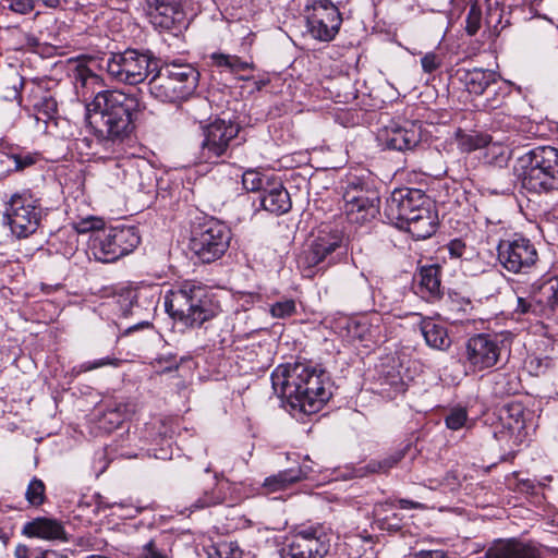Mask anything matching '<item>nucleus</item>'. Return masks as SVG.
<instances>
[{
    "instance_id": "obj_39",
    "label": "nucleus",
    "mask_w": 558,
    "mask_h": 558,
    "mask_svg": "<svg viewBox=\"0 0 558 558\" xmlns=\"http://www.w3.org/2000/svg\"><path fill=\"white\" fill-rule=\"evenodd\" d=\"M8 159L13 162L14 170L21 171L35 165L39 155L37 153L20 151L8 156Z\"/></svg>"
},
{
    "instance_id": "obj_45",
    "label": "nucleus",
    "mask_w": 558,
    "mask_h": 558,
    "mask_svg": "<svg viewBox=\"0 0 558 558\" xmlns=\"http://www.w3.org/2000/svg\"><path fill=\"white\" fill-rule=\"evenodd\" d=\"M74 227L78 233H87L89 231H96V233H98L105 229L104 221L93 216L81 219Z\"/></svg>"
},
{
    "instance_id": "obj_19",
    "label": "nucleus",
    "mask_w": 558,
    "mask_h": 558,
    "mask_svg": "<svg viewBox=\"0 0 558 558\" xmlns=\"http://www.w3.org/2000/svg\"><path fill=\"white\" fill-rule=\"evenodd\" d=\"M23 533L29 537H36L46 541H68V534L63 523L54 518H35L24 525Z\"/></svg>"
},
{
    "instance_id": "obj_38",
    "label": "nucleus",
    "mask_w": 558,
    "mask_h": 558,
    "mask_svg": "<svg viewBox=\"0 0 558 558\" xmlns=\"http://www.w3.org/2000/svg\"><path fill=\"white\" fill-rule=\"evenodd\" d=\"M347 331L353 340H366L371 336V324L366 318L351 319L347 324Z\"/></svg>"
},
{
    "instance_id": "obj_5",
    "label": "nucleus",
    "mask_w": 558,
    "mask_h": 558,
    "mask_svg": "<svg viewBox=\"0 0 558 558\" xmlns=\"http://www.w3.org/2000/svg\"><path fill=\"white\" fill-rule=\"evenodd\" d=\"M199 73L187 63H165L159 65L148 81L151 97L167 102L177 104L186 100L197 88Z\"/></svg>"
},
{
    "instance_id": "obj_29",
    "label": "nucleus",
    "mask_w": 558,
    "mask_h": 558,
    "mask_svg": "<svg viewBox=\"0 0 558 558\" xmlns=\"http://www.w3.org/2000/svg\"><path fill=\"white\" fill-rule=\"evenodd\" d=\"M371 194L379 195V192L372 183L354 177L348 182L344 189L343 201L344 204L361 202L364 197Z\"/></svg>"
},
{
    "instance_id": "obj_4",
    "label": "nucleus",
    "mask_w": 558,
    "mask_h": 558,
    "mask_svg": "<svg viewBox=\"0 0 558 558\" xmlns=\"http://www.w3.org/2000/svg\"><path fill=\"white\" fill-rule=\"evenodd\" d=\"M167 313L185 326H202L220 312V305L204 286L185 281L165 296Z\"/></svg>"
},
{
    "instance_id": "obj_58",
    "label": "nucleus",
    "mask_w": 558,
    "mask_h": 558,
    "mask_svg": "<svg viewBox=\"0 0 558 558\" xmlns=\"http://www.w3.org/2000/svg\"><path fill=\"white\" fill-rule=\"evenodd\" d=\"M414 558H449L442 550H421Z\"/></svg>"
},
{
    "instance_id": "obj_50",
    "label": "nucleus",
    "mask_w": 558,
    "mask_h": 558,
    "mask_svg": "<svg viewBox=\"0 0 558 558\" xmlns=\"http://www.w3.org/2000/svg\"><path fill=\"white\" fill-rule=\"evenodd\" d=\"M134 295L132 292H129L126 295H121L118 300L120 304V310L124 317L132 315L134 313V308H138V305L134 302Z\"/></svg>"
},
{
    "instance_id": "obj_56",
    "label": "nucleus",
    "mask_w": 558,
    "mask_h": 558,
    "mask_svg": "<svg viewBox=\"0 0 558 558\" xmlns=\"http://www.w3.org/2000/svg\"><path fill=\"white\" fill-rule=\"evenodd\" d=\"M38 550L31 549L26 545H17L14 550L15 558H34Z\"/></svg>"
},
{
    "instance_id": "obj_57",
    "label": "nucleus",
    "mask_w": 558,
    "mask_h": 558,
    "mask_svg": "<svg viewBox=\"0 0 558 558\" xmlns=\"http://www.w3.org/2000/svg\"><path fill=\"white\" fill-rule=\"evenodd\" d=\"M162 357H158L155 360V366L160 367L162 371L170 372L178 368V363L175 361V357H169L166 361V365L162 366Z\"/></svg>"
},
{
    "instance_id": "obj_54",
    "label": "nucleus",
    "mask_w": 558,
    "mask_h": 558,
    "mask_svg": "<svg viewBox=\"0 0 558 558\" xmlns=\"http://www.w3.org/2000/svg\"><path fill=\"white\" fill-rule=\"evenodd\" d=\"M466 250L465 243L460 239L451 240L448 243V251L451 257L460 258L464 255Z\"/></svg>"
},
{
    "instance_id": "obj_49",
    "label": "nucleus",
    "mask_w": 558,
    "mask_h": 558,
    "mask_svg": "<svg viewBox=\"0 0 558 558\" xmlns=\"http://www.w3.org/2000/svg\"><path fill=\"white\" fill-rule=\"evenodd\" d=\"M138 558H168L166 550L157 547L155 541L148 542Z\"/></svg>"
},
{
    "instance_id": "obj_2",
    "label": "nucleus",
    "mask_w": 558,
    "mask_h": 558,
    "mask_svg": "<svg viewBox=\"0 0 558 558\" xmlns=\"http://www.w3.org/2000/svg\"><path fill=\"white\" fill-rule=\"evenodd\" d=\"M271 383L293 411L307 415L318 412L331 397L327 373L310 362L279 365L271 374Z\"/></svg>"
},
{
    "instance_id": "obj_16",
    "label": "nucleus",
    "mask_w": 558,
    "mask_h": 558,
    "mask_svg": "<svg viewBox=\"0 0 558 558\" xmlns=\"http://www.w3.org/2000/svg\"><path fill=\"white\" fill-rule=\"evenodd\" d=\"M344 235L336 226L322 225L310 246L307 260L310 266H317L325 260L328 265L337 263V257L344 254Z\"/></svg>"
},
{
    "instance_id": "obj_3",
    "label": "nucleus",
    "mask_w": 558,
    "mask_h": 558,
    "mask_svg": "<svg viewBox=\"0 0 558 558\" xmlns=\"http://www.w3.org/2000/svg\"><path fill=\"white\" fill-rule=\"evenodd\" d=\"M384 213L390 223L408 231L415 240L427 239L436 232L437 214L422 190L396 189L387 198Z\"/></svg>"
},
{
    "instance_id": "obj_62",
    "label": "nucleus",
    "mask_w": 558,
    "mask_h": 558,
    "mask_svg": "<svg viewBox=\"0 0 558 558\" xmlns=\"http://www.w3.org/2000/svg\"><path fill=\"white\" fill-rule=\"evenodd\" d=\"M400 504H401V508H403V509H410V508H417V507H420V504L414 502V501H410V500H405V499L400 500Z\"/></svg>"
},
{
    "instance_id": "obj_22",
    "label": "nucleus",
    "mask_w": 558,
    "mask_h": 558,
    "mask_svg": "<svg viewBox=\"0 0 558 558\" xmlns=\"http://www.w3.org/2000/svg\"><path fill=\"white\" fill-rule=\"evenodd\" d=\"M258 201L263 209L275 215H282L291 209L290 195L281 183L267 182V187L258 195Z\"/></svg>"
},
{
    "instance_id": "obj_46",
    "label": "nucleus",
    "mask_w": 558,
    "mask_h": 558,
    "mask_svg": "<svg viewBox=\"0 0 558 558\" xmlns=\"http://www.w3.org/2000/svg\"><path fill=\"white\" fill-rule=\"evenodd\" d=\"M8 9L20 15H27L32 13L36 7V0H5Z\"/></svg>"
},
{
    "instance_id": "obj_48",
    "label": "nucleus",
    "mask_w": 558,
    "mask_h": 558,
    "mask_svg": "<svg viewBox=\"0 0 558 558\" xmlns=\"http://www.w3.org/2000/svg\"><path fill=\"white\" fill-rule=\"evenodd\" d=\"M403 457L404 452L402 450H398L388 457L377 460V463L380 464V474L387 473L390 469L395 468Z\"/></svg>"
},
{
    "instance_id": "obj_61",
    "label": "nucleus",
    "mask_w": 558,
    "mask_h": 558,
    "mask_svg": "<svg viewBox=\"0 0 558 558\" xmlns=\"http://www.w3.org/2000/svg\"><path fill=\"white\" fill-rule=\"evenodd\" d=\"M36 2H41L46 8L56 9L60 4V0H36Z\"/></svg>"
},
{
    "instance_id": "obj_21",
    "label": "nucleus",
    "mask_w": 558,
    "mask_h": 558,
    "mask_svg": "<svg viewBox=\"0 0 558 558\" xmlns=\"http://www.w3.org/2000/svg\"><path fill=\"white\" fill-rule=\"evenodd\" d=\"M456 77L470 94L482 95L492 84L497 83L498 74L493 70L474 68L458 69Z\"/></svg>"
},
{
    "instance_id": "obj_35",
    "label": "nucleus",
    "mask_w": 558,
    "mask_h": 558,
    "mask_svg": "<svg viewBox=\"0 0 558 558\" xmlns=\"http://www.w3.org/2000/svg\"><path fill=\"white\" fill-rule=\"evenodd\" d=\"M122 362L123 361L119 357H116L113 355H108V356H105L101 359H96L94 361L84 362V363L80 364L78 366L73 367L72 373L75 375H80L82 373L92 372L94 369H97L100 367H106V366L118 368L121 366Z\"/></svg>"
},
{
    "instance_id": "obj_18",
    "label": "nucleus",
    "mask_w": 558,
    "mask_h": 558,
    "mask_svg": "<svg viewBox=\"0 0 558 558\" xmlns=\"http://www.w3.org/2000/svg\"><path fill=\"white\" fill-rule=\"evenodd\" d=\"M151 24L160 29H172L183 19L182 0H146Z\"/></svg>"
},
{
    "instance_id": "obj_17",
    "label": "nucleus",
    "mask_w": 558,
    "mask_h": 558,
    "mask_svg": "<svg viewBox=\"0 0 558 558\" xmlns=\"http://www.w3.org/2000/svg\"><path fill=\"white\" fill-rule=\"evenodd\" d=\"M501 353L500 341L488 333H478L465 342L464 357L469 368L476 373L497 364Z\"/></svg>"
},
{
    "instance_id": "obj_23",
    "label": "nucleus",
    "mask_w": 558,
    "mask_h": 558,
    "mask_svg": "<svg viewBox=\"0 0 558 558\" xmlns=\"http://www.w3.org/2000/svg\"><path fill=\"white\" fill-rule=\"evenodd\" d=\"M379 195L371 194L361 202L344 204L347 218L352 223L363 225L379 214Z\"/></svg>"
},
{
    "instance_id": "obj_28",
    "label": "nucleus",
    "mask_w": 558,
    "mask_h": 558,
    "mask_svg": "<svg viewBox=\"0 0 558 558\" xmlns=\"http://www.w3.org/2000/svg\"><path fill=\"white\" fill-rule=\"evenodd\" d=\"M210 60L214 66L228 71L232 74H239L254 69L253 62L243 60L236 54L214 52L210 54Z\"/></svg>"
},
{
    "instance_id": "obj_41",
    "label": "nucleus",
    "mask_w": 558,
    "mask_h": 558,
    "mask_svg": "<svg viewBox=\"0 0 558 558\" xmlns=\"http://www.w3.org/2000/svg\"><path fill=\"white\" fill-rule=\"evenodd\" d=\"M296 305L291 299L278 301L270 307V314L275 318H288L295 314Z\"/></svg>"
},
{
    "instance_id": "obj_63",
    "label": "nucleus",
    "mask_w": 558,
    "mask_h": 558,
    "mask_svg": "<svg viewBox=\"0 0 558 558\" xmlns=\"http://www.w3.org/2000/svg\"><path fill=\"white\" fill-rule=\"evenodd\" d=\"M104 502L100 500L97 502V506L93 509L94 513H98L99 509L102 507Z\"/></svg>"
},
{
    "instance_id": "obj_26",
    "label": "nucleus",
    "mask_w": 558,
    "mask_h": 558,
    "mask_svg": "<svg viewBox=\"0 0 558 558\" xmlns=\"http://www.w3.org/2000/svg\"><path fill=\"white\" fill-rule=\"evenodd\" d=\"M310 471L307 466L281 471L278 474L267 477L264 482V487L268 493L286 489L291 484L306 478Z\"/></svg>"
},
{
    "instance_id": "obj_44",
    "label": "nucleus",
    "mask_w": 558,
    "mask_h": 558,
    "mask_svg": "<svg viewBox=\"0 0 558 558\" xmlns=\"http://www.w3.org/2000/svg\"><path fill=\"white\" fill-rule=\"evenodd\" d=\"M242 551L233 543L219 544L208 558H241Z\"/></svg>"
},
{
    "instance_id": "obj_11",
    "label": "nucleus",
    "mask_w": 558,
    "mask_h": 558,
    "mask_svg": "<svg viewBox=\"0 0 558 558\" xmlns=\"http://www.w3.org/2000/svg\"><path fill=\"white\" fill-rule=\"evenodd\" d=\"M241 126L232 120L216 118L202 126L203 141L199 145V160L218 163L229 156L232 142L238 138Z\"/></svg>"
},
{
    "instance_id": "obj_13",
    "label": "nucleus",
    "mask_w": 558,
    "mask_h": 558,
    "mask_svg": "<svg viewBox=\"0 0 558 558\" xmlns=\"http://www.w3.org/2000/svg\"><path fill=\"white\" fill-rule=\"evenodd\" d=\"M304 13L306 29L312 38L327 43L339 33L342 17L330 0H307Z\"/></svg>"
},
{
    "instance_id": "obj_31",
    "label": "nucleus",
    "mask_w": 558,
    "mask_h": 558,
    "mask_svg": "<svg viewBox=\"0 0 558 558\" xmlns=\"http://www.w3.org/2000/svg\"><path fill=\"white\" fill-rule=\"evenodd\" d=\"M458 147L463 153H471L476 149H482L492 141L488 134L472 132L463 133L461 131L457 134Z\"/></svg>"
},
{
    "instance_id": "obj_15",
    "label": "nucleus",
    "mask_w": 558,
    "mask_h": 558,
    "mask_svg": "<svg viewBox=\"0 0 558 558\" xmlns=\"http://www.w3.org/2000/svg\"><path fill=\"white\" fill-rule=\"evenodd\" d=\"M497 256L500 265L512 274L527 272L538 260L534 244L523 236L501 240Z\"/></svg>"
},
{
    "instance_id": "obj_64",
    "label": "nucleus",
    "mask_w": 558,
    "mask_h": 558,
    "mask_svg": "<svg viewBox=\"0 0 558 558\" xmlns=\"http://www.w3.org/2000/svg\"><path fill=\"white\" fill-rule=\"evenodd\" d=\"M11 109H12V111H13L14 113L17 111V108H16V106H14V105H11Z\"/></svg>"
},
{
    "instance_id": "obj_53",
    "label": "nucleus",
    "mask_w": 558,
    "mask_h": 558,
    "mask_svg": "<svg viewBox=\"0 0 558 558\" xmlns=\"http://www.w3.org/2000/svg\"><path fill=\"white\" fill-rule=\"evenodd\" d=\"M105 417H108L112 425L119 426L124 420V407L119 405L112 409H108L105 413Z\"/></svg>"
},
{
    "instance_id": "obj_14",
    "label": "nucleus",
    "mask_w": 558,
    "mask_h": 558,
    "mask_svg": "<svg viewBox=\"0 0 558 558\" xmlns=\"http://www.w3.org/2000/svg\"><path fill=\"white\" fill-rule=\"evenodd\" d=\"M377 141L383 149L414 150L422 142V125L411 120H391L379 129Z\"/></svg>"
},
{
    "instance_id": "obj_36",
    "label": "nucleus",
    "mask_w": 558,
    "mask_h": 558,
    "mask_svg": "<svg viewBox=\"0 0 558 558\" xmlns=\"http://www.w3.org/2000/svg\"><path fill=\"white\" fill-rule=\"evenodd\" d=\"M524 408L519 402H510L501 409V418L509 420L507 423L510 428H513L512 422L518 428L523 427L524 424Z\"/></svg>"
},
{
    "instance_id": "obj_40",
    "label": "nucleus",
    "mask_w": 558,
    "mask_h": 558,
    "mask_svg": "<svg viewBox=\"0 0 558 558\" xmlns=\"http://www.w3.org/2000/svg\"><path fill=\"white\" fill-rule=\"evenodd\" d=\"M465 23V31L470 36H474L481 28L482 11L476 2L470 5Z\"/></svg>"
},
{
    "instance_id": "obj_43",
    "label": "nucleus",
    "mask_w": 558,
    "mask_h": 558,
    "mask_svg": "<svg viewBox=\"0 0 558 558\" xmlns=\"http://www.w3.org/2000/svg\"><path fill=\"white\" fill-rule=\"evenodd\" d=\"M468 418V412L463 408H454L446 416V425L452 430H458L464 426Z\"/></svg>"
},
{
    "instance_id": "obj_59",
    "label": "nucleus",
    "mask_w": 558,
    "mask_h": 558,
    "mask_svg": "<svg viewBox=\"0 0 558 558\" xmlns=\"http://www.w3.org/2000/svg\"><path fill=\"white\" fill-rule=\"evenodd\" d=\"M34 558H68L65 555L59 554L54 550L37 551Z\"/></svg>"
},
{
    "instance_id": "obj_27",
    "label": "nucleus",
    "mask_w": 558,
    "mask_h": 558,
    "mask_svg": "<svg viewBox=\"0 0 558 558\" xmlns=\"http://www.w3.org/2000/svg\"><path fill=\"white\" fill-rule=\"evenodd\" d=\"M517 314L525 315L533 314L535 316L547 317V307L543 294V283L533 290L529 298H517V306L514 307Z\"/></svg>"
},
{
    "instance_id": "obj_10",
    "label": "nucleus",
    "mask_w": 558,
    "mask_h": 558,
    "mask_svg": "<svg viewBox=\"0 0 558 558\" xmlns=\"http://www.w3.org/2000/svg\"><path fill=\"white\" fill-rule=\"evenodd\" d=\"M330 549V532L320 523L302 525L281 548L282 558H325Z\"/></svg>"
},
{
    "instance_id": "obj_34",
    "label": "nucleus",
    "mask_w": 558,
    "mask_h": 558,
    "mask_svg": "<svg viewBox=\"0 0 558 558\" xmlns=\"http://www.w3.org/2000/svg\"><path fill=\"white\" fill-rule=\"evenodd\" d=\"M484 148L486 149L484 159L487 163L502 167L509 160L510 153L508 147L499 143H493V141H490Z\"/></svg>"
},
{
    "instance_id": "obj_47",
    "label": "nucleus",
    "mask_w": 558,
    "mask_h": 558,
    "mask_svg": "<svg viewBox=\"0 0 558 558\" xmlns=\"http://www.w3.org/2000/svg\"><path fill=\"white\" fill-rule=\"evenodd\" d=\"M441 62V58L434 52H427L421 59V65L423 71L429 74L439 69Z\"/></svg>"
},
{
    "instance_id": "obj_42",
    "label": "nucleus",
    "mask_w": 558,
    "mask_h": 558,
    "mask_svg": "<svg viewBox=\"0 0 558 558\" xmlns=\"http://www.w3.org/2000/svg\"><path fill=\"white\" fill-rule=\"evenodd\" d=\"M553 366V361L550 357H539V356H531L526 361V367L531 375L533 376H542L546 374V372Z\"/></svg>"
},
{
    "instance_id": "obj_7",
    "label": "nucleus",
    "mask_w": 558,
    "mask_h": 558,
    "mask_svg": "<svg viewBox=\"0 0 558 558\" xmlns=\"http://www.w3.org/2000/svg\"><path fill=\"white\" fill-rule=\"evenodd\" d=\"M522 170V184L530 191L542 193L558 190V149L535 147L518 159Z\"/></svg>"
},
{
    "instance_id": "obj_1",
    "label": "nucleus",
    "mask_w": 558,
    "mask_h": 558,
    "mask_svg": "<svg viewBox=\"0 0 558 558\" xmlns=\"http://www.w3.org/2000/svg\"><path fill=\"white\" fill-rule=\"evenodd\" d=\"M146 108L142 92L108 89L98 92L86 106L85 120L94 138L82 137L75 149L86 157L109 158L123 150V143L134 130V122Z\"/></svg>"
},
{
    "instance_id": "obj_6",
    "label": "nucleus",
    "mask_w": 558,
    "mask_h": 558,
    "mask_svg": "<svg viewBox=\"0 0 558 558\" xmlns=\"http://www.w3.org/2000/svg\"><path fill=\"white\" fill-rule=\"evenodd\" d=\"M157 58L150 51L125 49L111 52L100 59L98 68L106 72L107 77L117 84L137 85L157 69Z\"/></svg>"
},
{
    "instance_id": "obj_25",
    "label": "nucleus",
    "mask_w": 558,
    "mask_h": 558,
    "mask_svg": "<svg viewBox=\"0 0 558 558\" xmlns=\"http://www.w3.org/2000/svg\"><path fill=\"white\" fill-rule=\"evenodd\" d=\"M420 330L429 348L446 351L451 347L452 341L444 324L430 317H424L420 322Z\"/></svg>"
},
{
    "instance_id": "obj_51",
    "label": "nucleus",
    "mask_w": 558,
    "mask_h": 558,
    "mask_svg": "<svg viewBox=\"0 0 558 558\" xmlns=\"http://www.w3.org/2000/svg\"><path fill=\"white\" fill-rule=\"evenodd\" d=\"M125 177L124 170L121 169L118 162L112 165V171H108L106 182L110 186H116L123 181Z\"/></svg>"
},
{
    "instance_id": "obj_37",
    "label": "nucleus",
    "mask_w": 558,
    "mask_h": 558,
    "mask_svg": "<svg viewBox=\"0 0 558 558\" xmlns=\"http://www.w3.org/2000/svg\"><path fill=\"white\" fill-rule=\"evenodd\" d=\"M268 180L256 170H246L242 175L243 187L248 192H264Z\"/></svg>"
},
{
    "instance_id": "obj_30",
    "label": "nucleus",
    "mask_w": 558,
    "mask_h": 558,
    "mask_svg": "<svg viewBox=\"0 0 558 558\" xmlns=\"http://www.w3.org/2000/svg\"><path fill=\"white\" fill-rule=\"evenodd\" d=\"M73 84L78 94L80 89L93 90L96 86H102L104 78L93 72L88 66L77 65L73 73Z\"/></svg>"
},
{
    "instance_id": "obj_60",
    "label": "nucleus",
    "mask_w": 558,
    "mask_h": 558,
    "mask_svg": "<svg viewBox=\"0 0 558 558\" xmlns=\"http://www.w3.org/2000/svg\"><path fill=\"white\" fill-rule=\"evenodd\" d=\"M148 326H149V323H148V322H146V320H143V322H141V323H137V324H135V325H133V326L128 327V328L125 329V333H130V332H132V331H134V330H137V329H140V328H145V327H148Z\"/></svg>"
},
{
    "instance_id": "obj_24",
    "label": "nucleus",
    "mask_w": 558,
    "mask_h": 558,
    "mask_svg": "<svg viewBox=\"0 0 558 558\" xmlns=\"http://www.w3.org/2000/svg\"><path fill=\"white\" fill-rule=\"evenodd\" d=\"M416 293L427 302H435L441 298L440 268L438 266L430 265L421 268Z\"/></svg>"
},
{
    "instance_id": "obj_52",
    "label": "nucleus",
    "mask_w": 558,
    "mask_h": 558,
    "mask_svg": "<svg viewBox=\"0 0 558 558\" xmlns=\"http://www.w3.org/2000/svg\"><path fill=\"white\" fill-rule=\"evenodd\" d=\"M221 502L220 495L213 493H205L204 497L196 500L193 505L195 509H203L206 507L215 506Z\"/></svg>"
},
{
    "instance_id": "obj_33",
    "label": "nucleus",
    "mask_w": 558,
    "mask_h": 558,
    "mask_svg": "<svg viewBox=\"0 0 558 558\" xmlns=\"http://www.w3.org/2000/svg\"><path fill=\"white\" fill-rule=\"evenodd\" d=\"M543 294L547 307V317L558 318V279L543 283Z\"/></svg>"
},
{
    "instance_id": "obj_8",
    "label": "nucleus",
    "mask_w": 558,
    "mask_h": 558,
    "mask_svg": "<svg viewBox=\"0 0 558 558\" xmlns=\"http://www.w3.org/2000/svg\"><path fill=\"white\" fill-rule=\"evenodd\" d=\"M230 241V229L216 219H208L193 228L190 250L199 262L210 264L225 255Z\"/></svg>"
},
{
    "instance_id": "obj_55",
    "label": "nucleus",
    "mask_w": 558,
    "mask_h": 558,
    "mask_svg": "<svg viewBox=\"0 0 558 558\" xmlns=\"http://www.w3.org/2000/svg\"><path fill=\"white\" fill-rule=\"evenodd\" d=\"M356 472L360 476H365L368 474H380V464L377 463V460H371L366 465L361 466Z\"/></svg>"
},
{
    "instance_id": "obj_12",
    "label": "nucleus",
    "mask_w": 558,
    "mask_h": 558,
    "mask_svg": "<svg viewBox=\"0 0 558 558\" xmlns=\"http://www.w3.org/2000/svg\"><path fill=\"white\" fill-rule=\"evenodd\" d=\"M3 217L13 234L27 238L38 229L43 210L38 199L24 191L12 194L5 202Z\"/></svg>"
},
{
    "instance_id": "obj_20",
    "label": "nucleus",
    "mask_w": 558,
    "mask_h": 558,
    "mask_svg": "<svg viewBox=\"0 0 558 558\" xmlns=\"http://www.w3.org/2000/svg\"><path fill=\"white\" fill-rule=\"evenodd\" d=\"M33 109L35 111V120L38 129L45 133H54L60 119L57 117L58 104L49 93H41L40 96H34Z\"/></svg>"
},
{
    "instance_id": "obj_9",
    "label": "nucleus",
    "mask_w": 558,
    "mask_h": 558,
    "mask_svg": "<svg viewBox=\"0 0 558 558\" xmlns=\"http://www.w3.org/2000/svg\"><path fill=\"white\" fill-rule=\"evenodd\" d=\"M140 241L137 229L133 226L110 227L94 234L90 250L97 260L113 263L133 252Z\"/></svg>"
},
{
    "instance_id": "obj_32",
    "label": "nucleus",
    "mask_w": 558,
    "mask_h": 558,
    "mask_svg": "<svg viewBox=\"0 0 558 558\" xmlns=\"http://www.w3.org/2000/svg\"><path fill=\"white\" fill-rule=\"evenodd\" d=\"M25 499L29 506L36 508L43 506L46 502V485L40 478L33 477L29 481L25 492Z\"/></svg>"
}]
</instances>
